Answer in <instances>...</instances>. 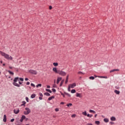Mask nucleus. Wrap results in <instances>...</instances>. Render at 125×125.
<instances>
[{
  "label": "nucleus",
  "mask_w": 125,
  "mask_h": 125,
  "mask_svg": "<svg viewBox=\"0 0 125 125\" xmlns=\"http://www.w3.org/2000/svg\"><path fill=\"white\" fill-rule=\"evenodd\" d=\"M42 86V84H38V85H36V87H39Z\"/></svg>",
  "instance_id": "c756f323"
},
{
  "label": "nucleus",
  "mask_w": 125,
  "mask_h": 125,
  "mask_svg": "<svg viewBox=\"0 0 125 125\" xmlns=\"http://www.w3.org/2000/svg\"><path fill=\"white\" fill-rule=\"evenodd\" d=\"M28 72L30 74H32L33 75H37V74H38V72L34 70H28Z\"/></svg>",
  "instance_id": "423d86ee"
},
{
  "label": "nucleus",
  "mask_w": 125,
  "mask_h": 125,
  "mask_svg": "<svg viewBox=\"0 0 125 125\" xmlns=\"http://www.w3.org/2000/svg\"><path fill=\"white\" fill-rule=\"evenodd\" d=\"M25 110L26 111H24L23 112L24 115H29V114L31 113V109L28 107H26Z\"/></svg>",
  "instance_id": "20e7f679"
},
{
  "label": "nucleus",
  "mask_w": 125,
  "mask_h": 125,
  "mask_svg": "<svg viewBox=\"0 0 125 125\" xmlns=\"http://www.w3.org/2000/svg\"><path fill=\"white\" fill-rule=\"evenodd\" d=\"M95 78H101L104 79H107V77L106 76H98L97 75H94V77L91 76L89 78V79H94Z\"/></svg>",
  "instance_id": "39448f33"
},
{
  "label": "nucleus",
  "mask_w": 125,
  "mask_h": 125,
  "mask_svg": "<svg viewBox=\"0 0 125 125\" xmlns=\"http://www.w3.org/2000/svg\"><path fill=\"white\" fill-rule=\"evenodd\" d=\"M3 66H5V63H3Z\"/></svg>",
  "instance_id": "bf43d9fd"
},
{
  "label": "nucleus",
  "mask_w": 125,
  "mask_h": 125,
  "mask_svg": "<svg viewBox=\"0 0 125 125\" xmlns=\"http://www.w3.org/2000/svg\"><path fill=\"white\" fill-rule=\"evenodd\" d=\"M76 96H77V97H80V98H82V97H83L82 95L80 93H76Z\"/></svg>",
  "instance_id": "9d476101"
},
{
  "label": "nucleus",
  "mask_w": 125,
  "mask_h": 125,
  "mask_svg": "<svg viewBox=\"0 0 125 125\" xmlns=\"http://www.w3.org/2000/svg\"><path fill=\"white\" fill-rule=\"evenodd\" d=\"M71 117H72V118H76V114H73V115L71 116Z\"/></svg>",
  "instance_id": "e433bc0d"
},
{
  "label": "nucleus",
  "mask_w": 125,
  "mask_h": 125,
  "mask_svg": "<svg viewBox=\"0 0 125 125\" xmlns=\"http://www.w3.org/2000/svg\"><path fill=\"white\" fill-rule=\"evenodd\" d=\"M110 120L111 121H116V118L115 117H111V118H110Z\"/></svg>",
  "instance_id": "9b49d317"
},
{
  "label": "nucleus",
  "mask_w": 125,
  "mask_h": 125,
  "mask_svg": "<svg viewBox=\"0 0 125 125\" xmlns=\"http://www.w3.org/2000/svg\"><path fill=\"white\" fill-rule=\"evenodd\" d=\"M54 83H55V80L54 81Z\"/></svg>",
  "instance_id": "774afa93"
},
{
  "label": "nucleus",
  "mask_w": 125,
  "mask_h": 125,
  "mask_svg": "<svg viewBox=\"0 0 125 125\" xmlns=\"http://www.w3.org/2000/svg\"><path fill=\"white\" fill-rule=\"evenodd\" d=\"M18 83H20V84H22V83H21V82H19V81Z\"/></svg>",
  "instance_id": "5fc2aeb1"
},
{
  "label": "nucleus",
  "mask_w": 125,
  "mask_h": 125,
  "mask_svg": "<svg viewBox=\"0 0 125 125\" xmlns=\"http://www.w3.org/2000/svg\"><path fill=\"white\" fill-rule=\"evenodd\" d=\"M44 95H46V96H50V94L48 93H45Z\"/></svg>",
  "instance_id": "b1692460"
},
{
  "label": "nucleus",
  "mask_w": 125,
  "mask_h": 125,
  "mask_svg": "<svg viewBox=\"0 0 125 125\" xmlns=\"http://www.w3.org/2000/svg\"><path fill=\"white\" fill-rule=\"evenodd\" d=\"M21 119L23 120H25L26 119V116H25L24 115H22L21 117Z\"/></svg>",
  "instance_id": "cd10ccee"
},
{
  "label": "nucleus",
  "mask_w": 125,
  "mask_h": 125,
  "mask_svg": "<svg viewBox=\"0 0 125 125\" xmlns=\"http://www.w3.org/2000/svg\"><path fill=\"white\" fill-rule=\"evenodd\" d=\"M69 78V76H67V77H66V79H68Z\"/></svg>",
  "instance_id": "052dcab7"
},
{
  "label": "nucleus",
  "mask_w": 125,
  "mask_h": 125,
  "mask_svg": "<svg viewBox=\"0 0 125 125\" xmlns=\"http://www.w3.org/2000/svg\"><path fill=\"white\" fill-rule=\"evenodd\" d=\"M53 92H56V89H54V88H53L52 89Z\"/></svg>",
  "instance_id": "c9c22d12"
},
{
  "label": "nucleus",
  "mask_w": 125,
  "mask_h": 125,
  "mask_svg": "<svg viewBox=\"0 0 125 125\" xmlns=\"http://www.w3.org/2000/svg\"><path fill=\"white\" fill-rule=\"evenodd\" d=\"M87 117H88V118H90V114H88L86 115Z\"/></svg>",
  "instance_id": "a19ab883"
},
{
  "label": "nucleus",
  "mask_w": 125,
  "mask_h": 125,
  "mask_svg": "<svg viewBox=\"0 0 125 125\" xmlns=\"http://www.w3.org/2000/svg\"><path fill=\"white\" fill-rule=\"evenodd\" d=\"M20 79H22V78H20Z\"/></svg>",
  "instance_id": "338daca9"
},
{
  "label": "nucleus",
  "mask_w": 125,
  "mask_h": 125,
  "mask_svg": "<svg viewBox=\"0 0 125 125\" xmlns=\"http://www.w3.org/2000/svg\"><path fill=\"white\" fill-rule=\"evenodd\" d=\"M31 86H33V87H36V86L35 85V84H34L33 83H32L31 84Z\"/></svg>",
  "instance_id": "58836bf2"
},
{
  "label": "nucleus",
  "mask_w": 125,
  "mask_h": 125,
  "mask_svg": "<svg viewBox=\"0 0 125 125\" xmlns=\"http://www.w3.org/2000/svg\"><path fill=\"white\" fill-rule=\"evenodd\" d=\"M63 83H64V81H62L60 83V86H62Z\"/></svg>",
  "instance_id": "c85d7f7f"
},
{
  "label": "nucleus",
  "mask_w": 125,
  "mask_h": 125,
  "mask_svg": "<svg viewBox=\"0 0 125 125\" xmlns=\"http://www.w3.org/2000/svg\"><path fill=\"white\" fill-rule=\"evenodd\" d=\"M25 99H26V101L27 102H29V98H28V97H26L25 98Z\"/></svg>",
  "instance_id": "4c0bfd02"
},
{
  "label": "nucleus",
  "mask_w": 125,
  "mask_h": 125,
  "mask_svg": "<svg viewBox=\"0 0 125 125\" xmlns=\"http://www.w3.org/2000/svg\"><path fill=\"white\" fill-rule=\"evenodd\" d=\"M82 114L83 116H86L87 115V113H86V111H84V112H82Z\"/></svg>",
  "instance_id": "dca6fc26"
},
{
  "label": "nucleus",
  "mask_w": 125,
  "mask_h": 125,
  "mask_svg": "<svg viewBox=\"0 0 125 125\" xmlns=\"http://www.w3.org/2000/svg\"><path fill=\"white\" fill-rule=\"evenodd\" d=\"M49 9L51 10V9H52V6H49Z\"/></svg>",
  "instance_id": "79ce46f5"
},
{
  "label": "nucleus",
  "mask_w": 125,
  "mask_h": 125,
  "mask_svg": "<svg viewBox=\"0 0 125 125\" xmlns=\"http://www.w3.org/2000/svg\"><path fill=\"white\" fill-rule=\"evenodd\" d=\"M104 122H105V123H108L109 122V119H107V118H105L104 120Z\"/></svg>",
  "instance_id": "a211bd4d"
},
{
  "label": "nucleus",
  "mask_w": 125,
  "mask_h": 125,
  "mask_svg": "<svg viewBox=\"0 0 125 125\" xmlns=\"http://www.w3.org/2000/svg\"><path fill=\"white\" fill-rule=\"evenodd\" d=\"M65 95H67V96H68V97H71V95L70 94H68V93L64 92Z\"/></svg>",
  "instance_id": "6ab92c4d"
},
{
  "label": "nucleus",
  "mask_w": 125,
  "mask_h": 125,
  "mask_svg": "<svg viewBox=\"0 0 125 125\" xmlns=\"http://www.w3.org/2000/svg\"><path fill=\"white\" fill-rule=\"evenodd\" d=\"M71 93H76V90L72 89L71 91Z\"/></svg>",
  "instance_id": "393cba45"
},
{
  "label": "nucleus",
  "mask_w": 125,
  "mask_h": 125,
  "mask_svg": "<svg viewBox=\"0 0 125 125\" xmlns=\"http://www.w3.org/2000/svg\"><path fill=\"white\" fill-rule=\"evenodd\" d=\"M79 75H84V73L82 72L81 71H79L78 72Z\"/></svg>",
  "instance_id": "bb28decb"
},
{
  "label": "nucleus",
  "mask_w": 125,
  "mask_h": 125,
  "mask_svg": "<svg viewBox=\"0 0 125 125\" xmlns=\"http://www.w3.org/2000/svg\"><path fill=\"white\" fill-rule=\"evenodd\" d=\"M115 123L112 121V122H110V125H114Z\"/></svg>",
  "instance_id": "ea45409f"
},
{
  "label": "nucleus",
  "mask_w": 125,
  "mask_h": 125,
  "mask_svg": "<svg viewBox=\"0 0 125 125\" xmlns=\"http://www.w3.org/2000/svg\"><path fill=\"white\" fill-rule=\"evenodd\" d=\"M61 104H62V105H63V104H64V103L62 102L61 103Z\"/></svg>",
  "instance_id": "09e8293b"
},
{
  "label": "nucleus",
  "mask_w": 125,
  "mask_h": 125,
  "mask_svg": "<svg viewBox=\"0 0 125 125\" xmlns=\"http://www.w3.org/2000/svg\"><path fill=\"white\" fill-rule=\"evenodd\" d=\"M47 88H50V85H47Z\"/></svg>",
  "instance_id": "8fccbe9b"
},
{
  "label": "nucleus",
  "mask_w": 125,
  "mask_h": 125,
  "mask_svg": "<svg viewBox=\"0 0 125 125\" xmlns=\"http://www.w3.org/2000/svg\"><path fill=\"white\" fill-rule=\"evenodd\" d=\"M53 87H55V86L54 85V86H53Z\"/></svg>",
  "instance_id": "69168bd1"
},
{
  "label": "nucleus",
  "mask_w": 125,
  "mask_h": 125,
  "mask_svg": "<svg viewBox=\"0 0 125 125\" xmlns=\"http://www.w3.org/2000/svg\"><path fill=\"white\" fill-rule=\"evenodd\" d=\"M11 122L12 123L13 122H14V119H12L11 120Z\"/></svg>",
  "instance_id": "c03bdc74"
},
{
  "label": "nucleus",
  "mask_w": 125,
  "mask_h": 125,
  "mask_svg": "<svg viewBox=\"0 0 125 125\" xmlns=\"http://www.w3.org/2000/svg\"><path fill=\"white\" fill-rule=\"evenodd\" d=\"M68 83V79H66L65 80V83Z\"/></svg>",
  "instance_id": "3c124183"
},
{
  "label": "nucleus",
  "mask_w": 125,
  "mask_h": 125,
  "mask_svg": "<svg viewBox=\"0 0 125 125\" xmlns=\"http://www.w3.org/2000/svg\"><path fill=\"white\" fill-rule=\"evenodd\" d=\"M114 92L116 93V94H120V91H119V90H114Z\"/></svg>",
  "instance_id": "ddd939ff"
},
{
  "label": "nucleus",
  "mask_w": 125,
  "mask_h": 125,
  "mask_svg": "<svg viewBox=\"0 0 125 125\" xmlns=\"http://www.w3.org/2000/svg\"><path fill=\"white\" fill-rule=\"evenodd\" d=\"M3 121L4 123L6 122V115H4Z\"/></svg>",
  "instance_id": "f8f14e48"
},
{
  "label": "nucleus",
  "mask_w": 125,
  "mask_h": 125,
  "mask_svg": "<svg viewBox=\"0 0 125 125\" xmlns=\"http://www.w3.org/2000/svg\"><path fill=\"white\" fill-rule=\"evenodd\" d=\"M25 120V121H28V118L25 117V119H24Z\"/></svg>",
  "instance_id": "6e6d98bb"
},
{
  "label": "nucleus",
  "mask_w": 125,
  "mask_h": 125,
  "mask_svg": "<svg viewBox=\"0 0 125 125\" xmlns=\"http://www.w3.org/2000/svg\"><path fill=\"white\" fill-rule=\"evenodd\" d=\"M96 117H97V114H96V115H95V118H96Z\"/></svg>",
  "instance_id": "13d9d810"
},
{
  "label": "nucleus",
  "mask_w": 125,
  "mask_h": 125,
  "mask_svg": "<svg viewBox=\"0 0 125 125\" xmlns=\"http://www.w3.org/2000/svg\"><path fill=\"white\" fill-rule=\"evenodd\" d=\"M39 95H40V96H41V97H42V96H43V95H42V93H40Z\"/></svg>",
  "instance_id": "72a5a7b5"
},
{
  "label": "nucleus",
  "mask_w": 125,
  "mask_h": 125,
  "mask_svg": "<svg viewBox=\"0 0 125 125\" xmlns=\"http://www.w3.org/2000/svg\"><path fill=\"white\" fill-rule=\"evenodd\" d=\"M39 99H40V100H42V97H39Z\"/></svg>",
  "instance_id": "49530a36"
},
{
  "label": "nucleus",
  "mask_w": 125,
  "mask_h": 125,
  "mask_svg": "<svg viewBox=\"0 0 125 125\" xmlns=\"http://www.w3.org/2000/svg\"><path fill=\"white\" fill-rule=\"evenodd\" d=\"M35 97H36V94H33L32 95H31V98H35Z\"/></svg>",
  "instance_id": "2eb2a0df"
},
{
  "label": "nucleus",
  "mask_w": 125,
  "mask_h": 125,
  "mask_svg": "<svg viewBox=\"0 0 125 125\" xmlns=\"http://www.w3.org/2000/svg\"><path fill=\"white\" fill-rule=\"evenodd\" d=\"M93 115H90V118H92L93 117Z\"/></svg>",
  "instance_id": "864d4df0"
},
{
  "label": "nucleus",
  "mask_w": 125,
  "mask_h": 125,
  "mask_svg": "<svg viewBox=\"0 0 125 125\" xmlns=\"http://www.w3.org/2000/svg\"><path fill=\"white\" fill-rule=\"evenodd\" d=\"M55 111H56V112H58V111H59V108H56L55 109Z\"/></svg>",
  "instance_id": "f704fd0d"
},
{
  "label": "nucleus",
  "mask_w": 125,
  "mask_h": 125,
  "mask_svg": "<svg viewBox=\"0 0 125 125\" xmlns=\"http://www.w3.org/2000/svg\"><path fill=\"white\" fill-rule=\"evenodd\" d=\"M9 69H12V67H11V66H9Z\"/></svg>",
  "instance_id": "4d7b16f0"
},
{
  "label": "nucleus",
  "mask_w": 125,
  "mask_h": 125,
  "mask_svg": "<svg viewBox=\"0 0 125 125\" xmlns=\"http://www.w3.org/2000/svg\"><path fill=\"white\" fill-rule=\"evenodd\" d=\"M68 85L70 86V87H71V88H74V87H75L77 85V84L76 83H73L72 84H70Z\"/></svg>",
  "instance_id": "0eeeda50"
},
{
  "label": "nucleus",
  "mask_w": 125,
  "mask_h": 125,
  "mask_svg": "<svg viewBox=\"0 0 125 125\" xmlns=\"http://www.w3.org/2000/svg\"><path fill=\"white\" fill-rule=\"evenodd\" d=\"M9 74H10V75H12V76H13V75H14V73L11 71H10V70L8 71Z\"/></svg>",
  "instance_id": "412c9836"
},
{
  "label": "nucleus",
  "mask_w": 125,
  "mask_h": 125,
  "mask_svg": "<svg viewBox=\"0 0 125 125\" xmlns=\"http://www.w3.org/2000/svg\"><path fill=\"white\" fill-rule=\"evenodd\" d=\"M53 64L55 67H57L58 66V62H54Z\"/></svg>",
  "instance_id": "4468645a"
},
{
  "label": "nucleus",
  "mask_w": 125,
  "mask_h": 125,
  "mask_svg": "<svg viewBox=\"0 0 125 125\" xmlns=\"http://www.w3.org/2000/svg\"><path fill=\"white\" fill-rule=\"evenodd\" d=\"M53 71L55 73V74H59L61 76H66V72L60 70H57V68L54 67L53 68Z\"/></svg>",
  "instance_id": "f257e3e1"
},
{
  "label": "nucleus",
  "mask_w": 125,
  "mask_h": 125,
  "mask_svg": "<svg viewBox=\"0 0 125 125\" xmlns=\"http://www.w3.org/2000/svg\"><path fill=\"white\" fill-rule=\"evenodd\" d=\"M25 81H28V79H25Z\"/></svg>",
  "instance_id": "0e129e2a"
},
{
  "label": "nucleus",
  "mask_w": 125,
  "mask_h": 125,
  "mask_svg": "<svg viewBox=\"0 0 125 125\" xmlns=\"http://www.w3.org/2000/svg\"><path fill=\"white\" fill-rule=\"evenodd\" d=\"M23 103L22 104H21V106H23L24 105H25V104H26V102H23Z\"/></svg>",
  "instance_id": "37998d69"
},
{
  "label": "nucleus",
  "mask_w": 125,
  "mask_h": 125,
  "mask_svg": "<svg viewBox=\"0 0 125 125\" xmlns=\"http://www.w3.org/2000/svg\"><path fill=\"white\" fill-rule=\"evenodd\" d=\"M26 84H27V85H29V84H30V82H27V83H26Z\"/></svg>",
  "instance_id": "de8ad7c7"
},
{
  "label": "nucleus",
  "mask_w": 125,
  "mask_h": 125,
  "mask_svg": "<svg viewBox=\"0 0 125 125\" xmlns=\"http://www.w3.org/2000/svg\"><path fill=\"white\" fill-rule=\"evenodd\" d=\"M71 87H70L69 85H68V91H71Z\"/></svg>",
  "instance_id": "2f4dec72"
},
{
  "label": "nucleus",
  "mask_w": 125,
  "mask_h": 125,
  "mask_svg": "<svg viewBox=\"0 0 125 125\" xmlns=\"http://www.w3.org/2000/svg\"><path fill=\"white\" fill-rule=\"evenodd\" d=\"M0 63L2 64V61H0Z\"/></svg>",
  "instance_id": "680f3d73"
},
{
  "label": "nucleus",
  "mask_w": 125,
  "mask_h": 125,
  "mask_svg": "<svg viewBox=\"0 0 125 125\" xmlns=\"http://www.w3.org/2000/svg\"><path fill=\"white\" fill-rule=\"evenodd\" d=\"M119 71V69H113V70H110V73H112L113 72H118Z\"/></svg>",
  "instance_id": "6e6552de"
},
{
  "label": "nucleus",
  "mask_w": 125,
  "mask_h": 125,
  "mask_svg": "<svg viewBox=\"0 0 125 125\" xmlns=\"http://www.w3.org/2000/svg\"><path fill=\"white\" fill-rule=\"evenodd\" d=\"M15 79H19V78H18V77H16V78H15Z\"/></svg>",
  "instance_id": "e2e57ef3"
},
{
  "label": "nucleus",
  "mask_w": 125,
  "mask_h": 125,
  "mask_svg": "<svg viewBox=\"0 0 125 125\" xmlns=\"http://www.w3.org/2000/svg\"><path fill=\"white\" fill-rule=\"evenodd\" d=\"M23 121H24L23 119H22V118H21V119L20 120V122L21 123L23 122Z\"/></svg>",
  "instance_id": "a18cd8bd"
},
{
  "label": "nucleus",
  "mask_w": 125,
  "mask_h": 125,
  "mask_svg": "<svg viewBox=\"0 0 125 125\" xmlns=\"http://www.w3.org/2000/svg\"><path fill=\"white\" fill-rule=\"evenodd\" d=\"M46 91H48V92H49L50 93H51L52 91L48 89H46Z\"/></svg>",
  "instance_id": "5701e85b"
},
{
  "label": "nucleus",
  "mask_w": 125,
  "mask_h": 125,
  "mask_svg": "<svg viewBox=\"0 0 125 125\" xmlns=\"http://www.w3.org/2000/svg\"><path fill=\"white\" fill-rule=\"evenodd\" d=\"M89 113H93V114H95L96 112L93 110H89Z\"/></svg>",
  "instance_id": "f3484780"
},
{
  "label": "nucleus",
  "mask_w": 125,
  "mask_h": 125,
  "mask_svg": "<svg viewBox=\"0 0 125 125\" xmlns=\"http://www.w3.org/2000/svg\"><path fill=\"white\" fill-rule=\"evenodd\" d=\"M0 53L2 56H3L5 59H7V60H13V58L11 56H10L9 55L2 52L1 51H0Z\"/></svg>",
  "instance_id": "f03ea898"
},
{
  "label": "nucleus",
  "mask_w": 125,
  "mask_h": 125,
  "mask_svg": "<svg viewBox=\"0 0 125 125\" xmlns=\"http://www.w3.org/2000/svg\"><path fill=\"white\" fill-rule=\"evenodd\" d=\"M19 112H20V110L18 109H15L14 110V113H15V114H18Z\"/></svg>",
  "instance_id": "1a4fd4ad"
},
{
  "label": "nucleus",
  "mask_w": 125,
  "mask_h": 125,
  "mask_svg": "<svg viewBox=\"0 0 125 125\" xmlns=\"http://www.w3.org/2000/svg\"><path fill=\"white\" fill-rule=\"evenodd\" d=\"M60 81H61V79H58L57 81V83H59V82H60Z\"/></svg>",
  "instance_id": "a878e982"
},
{
  "label": "nucleus",
  "mask_w": 125,
  "mask_h": 125,
  "mask_svg": "<svg viewBox=\"0 0 125 125\" xmlns=\"http://www.w3.org/2000/svg\"><path fill=\"white\" fill-rule=\"evenodd\" d=\"M66 106H67V107H70V106H72V104L69 103V104H67Z\"/></svg>",
  "instance_id": "7c9ffc66"
},
{
  "label": "nucleus",
  "mask_w": 125,
  "mask_h": 125,
  "mask_svg": "<svg viewBox=\"0 0 125 125\" xmlns=\"http://www.w3.org/2000/svg\"><path fill=\"white\" fill-rule=\"evenodd\" d=\"M95 123L98 125H100V122H99V121H95Z\"/></svg>",
  "instance_id": "4be33fe9"
},
{
  "label": "nucleus",
  "mask_w": 125,
  "mask_h": 125,
  "mask_svg": "<svg viewBox=\"0 0 125 125\" xmlns=\"http://www.w3.org/2000/svg\"><path fill=\"white\" fill-rule=\"evenodd\" d=\"M61 94L63 96V97L65 98V94H63V93L61 92Z\"/></svg>",
  "instance_id": "473e14b6"
},
{
  "label": "nucleus",
  "mask_w": 125,
  "mask_h": 125,
  "mask_svg": "<svg viewBox=\"0 0 125 125\" xmlns=\"http://www.w3.org/2000/svg\"><path fill=\"white\" fill-rule=\"evenodd\" d=\"M54 96L50 97L48 98V100H49V101L52 100V99H54Z\"/></svg>",
  "instance_id": "aec40b11"
},
{
  "label": "nucleus",
  "mask_w": 125,
  "mask_h": 125,
  "mask_svg": "<svg viewBox=\"0 0 125 125\" xmlns=\"http://www.w3.org/2000/svg\"><path fill=\"white\" fill-rule=\"evenodd\" d=\"M20 81L23 82V81H24V79H20Z\"/></svg>",
  "instance_id": "603ef678"
},
{
  "label": "nucleus",
  "mask_w": 125,
  "mask_h": 125,
  "mask_svg": "<svg viewBox=\"0 0 125 125\" xmlns=\"http://www.w3.org/2000/svg\"><path fill=\"white\" fill-rule=\"evenodd\" d=\"M17 82H18V79H15L14 80V82L13 83V85H15V86H17L18 87H19L20 86V85L17 83Z\"/></svg>",
  "instance_id": "7ed1b4c3"
}]
</instances>
